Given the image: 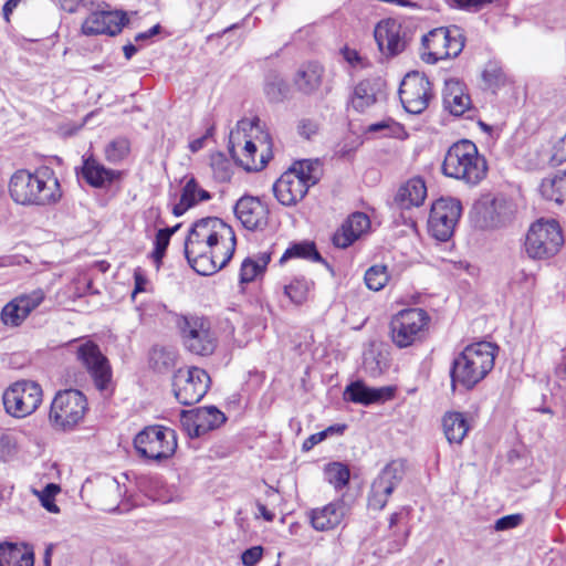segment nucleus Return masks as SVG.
<instances>
[{
    "label": "nucleus",
    "mask_w": 566,
    "mask_h": 566,
    "mask_svg": "<svg viewBox=\"0 0 566 566\" xmlns=\"http://www.w3.org/2000/svg\"><path fill=\"white\" fill-rule=\"evenodd\" d=\"M233 229L217 217L197 221L185 241L189 265L200 275H211L231 260L235 250Z\"/></svg>",
    "instance_id": "f257e3e1"
},
{
    "label": "nucleus",
    "mask_w": 566,
    "mask_h": 566,
    "mask_svg": "<svg viewBox=\"0 0 566 566\" xmlns=\"http://www.w3.org/2000/svg\"><path fill=\"white\" fill-rule=\"evenodd\" d=\"M9 193L15 203L22 206L54 205L62 197L59 179L46 166L34 172L27 169L15 171L9 182Z\"/></svg>",
    "instance_id": "f03ea898"
},
{
    "label": "nucleus",
    "mask_w": 566,
    "mask_h": 566,
    "mask_svg": "<svg viewBox=\"0 0 566 566\" xmlns=\"http://www.w3.org/2000/svg\"><path fill=\"white\" fill-rule=\"evenodd\" d=\"M497 346L490 342H478L468 345L457 357L451 368V388L458 385L473 389L493 369Z\"/></svg>",
    "instance_id": "7ed1b4c3"
},
{
    "label": "nucleus",
    "mask_w": 566,
    "mask_h": 566,
    "mask_svg": "<svg viewBox=\"0 0 566 566\" xmlns=\"http://www.w3.org/2000/svg\"><path fill=\"white\" fill-rule=\"evenodd\" d=\"M442 172L467 185L476 186L485 178L488 164L474 143L462 139L454 143L446 153Z\"/></svg>",
    "instance_id": "20e7f679"
},
{
    "label": "nucleus",
    "mask_w": 566,
    "mask_h": 566,
    "mask_svg": "<svg viewBox=\"0 0 566 566\" xmlns=\"http://www.w3.org/2000/svg\"><path fill=\"white\" fill-rule=\"evenodd\" d=\"M317 167L318 159L295 161L273 185L276 200L285 207L295 206L317 184Z\"/></svg>",
    "instance_id": "39448f33"
},
{
    "label": "nucleus",
    "mask_w": 566,
    "mask_h": 566,
    "mask_svg": "<svg viewBox=\"0 0 566 566\" xmlns=\"http://www.w3.org/2000/svg\"><path fill=\"white\" fill-rule=\"evenodd\" d=\"M176 325L188 352L198 356H210L214 353L218 337L209 318L193 314L179 315Z\"/></svg>",
    "instance_id": "423d86ee"
},
{
    "label": "nucleus",
    "mask_w": 566,
    "mask_h": 566,
    "mask_svg": "<svg viewBox=\"0 0 566 566\" xmlns=\"http://www.w3.org/2000/svg\"><path fill=\"white\" fill-rule=\"evenodd\" d=\"M87 409L86 397L80 390L59 391L51 403L49 420L54 429L71 431L84 419Z\"/></svg>",
    "instance_id": "0eeeda50"
},
{
    "label": "nucleus",
    "mask_w": 566,
    "mask_h": 566,
    "mask_svg": "<svg viewBox=\"0 0 566 566\" xmlns=\"http://www.w3.org/2000/svg\"><path fill=\"white\" fill-rule=\"evenodd\" d=\"M430 323L428 313L419 307L398 312L390 321V337L399 348L410 347L420 342Z\"/></svg>",
    "instance_id": "6e6552de"
},
{
    "label": "nucleus",
    "mask_w": 566,
    "mask_h": 566,
    "mask_svg": "<svg viewBox=\"0 0 566 566\" xmlns=\"http://www.w3.org/2000/svg\"><path fill=\"white\" fill-rule=\"evenodd\" d=\"M134 447L142 458L153 461L169 459L177 449L176 432L164 426H148L136 434Z\"/></svg>",
    "instance_id": "1a4fd4ad"
},
{
    "label": "nucleus",
    "mask_w": 566,
    "mask_h": 566,
    "mask_svg": "<svg viewBox=\"0 0 566 566\" xmlns=\"http://www.w3.org/2000/svg\"><path fill=\"white\" fill-rule=\"evenodd\" d=\"M563 243L564 237L556 220H538L528 229L525 251L532 259L544 260L554 256Z\"/></svg>",
    "instance_id": "9d476101"
},
{
    "label": "nucleus",
    "mask_w": 566,
    "mask_h": 566,
    "mask_svg": "<svg viewBox=\"0 0 566 566\" xmlns=\"http://www.w3.org/2000/svg\"><path fill=\"white\" fill-rule=\"evenodd\" d=\"M42 396V388L35 381H15L2 395L4 410L11 417L25 418L39 408Z\"/></svg>",
    "instance_id": "9b49d317"
},
{
    "label": "nucleus",
    "mask_w": 566,
    "mask_h": 566,
    "mask_svg": "<svg viewBox=\"0 0 566 566\" xmlns=\"http://www.w3.org/2000/svg\"><path fill=\"white\" fill-rule=\"evenodd\" d=\"M462 206L459 199L442 197L436 200L428 220L429 231L439 241H448L461 217Z\"/></svg>",
    "instance_id": "f8f14e48"
},
{
    "label": "nucleus",
    "mask_w": 566,
    "mask_h": 566,
    "mask_svg": "<svg viewBox=\"0 0 566 566\" xmlns=\"http://www.w3.org/2000/svg\"><path fill=\"white\" fill-rule=\"evenodd\" d=\"M209 384L210 377L206 370L198 367L180 368L174 375V394L181 405L190 406L203 398Z\"/></svg>",
    "instance_id": "ddd939ff"
},
{
    "label": "nucleus",
    "mask_w": 566,
    "mask_h": 566,
    "mask_svg": "<svg viewBox=\"0 0 566 566\" xmlns=\"http://www.w3.org/2000/svg\"><path fill=\"white\" fill-rule=\"evenodd\" d=\"M403 475L405 461L394 460L388 463L371 483L368 507L374 511H381L386 506L389 496L401 483Z\"/></svg>",
    "instance_id": "4468645a"
},
{
    "label": "nucleus",
    "mask_w": 566,
    "mask_h": 566,
    "mask_svg": "<svg viewBox=\"0 0 566 566\" xmlns=\"http://www.w3.org/2000/svg\"><path fill=\"white\" fill-rule=\"evenodd\" d=\"M431 83L424 74L408 73L399 87V98L410 114H421L432 98Z\"/></svg>",
    "instance_id": "2eb2a0df"
},
{
    "label": "nucleus",
    "mask_w": 566,
    "mask_h": 566,
    "mask_svg": "<svg viewBox=\"0 0 566 566\" xmlns=\"http://www.w3.org/2000/svg\"><path fill=\"white\" fill-rule=\"evenodd\" d=\"M76 358L91 375L95 387L101 391L107 390L112 380V369L98 345L92 340L78 344Z\"/></svg>",
    "instance_id": "dca6fc26"
},
{
    "label": "nucleus",
    "mask_w": 566,
    "mask_h": 566,
    "mask_svg": "<svg viewBox=\"0 0 566 566\" xmlns=\"http://www.w3.org/2000/svg\"><path fill=\"white\" fill-rule=\"evenodd\" d=\"M374 36L379 51L387 56L401 53L407 46V32L396 19H385L377 23Z\"/></svg>",
    "instance_id": "f3484780"
},
{
    "label": "nucleus",
    "mask_w": 566,
    "mask_h": 566,
    "mask_svg": "<svg viewBox=\"0 0 566 566\" xmlns=\"http://www.w3.org/2000/svg\"><path fill=\"white\" fill-rule=\"evenodd\" d=\"M127 22L128 19L123 11H95L82 23V32L88 36L99 34L114 36Z\"/></svg>",
    "instance_id": "a211bd4d"
},
{
    "label": "nucleus",
    "mask_w": 566,
    "mask_h": 566,
    "mask_svg": "<svg viewBox=\"0 0 566 566\" xmlns=\"http://www.w3.org/2000/svg\"><path fill=\"white\" fill-rule=\"evenodd\" d=\"M234 213L248 230H263L269 223V207L258 197L240 198L234 207Z\"/></svg>",
    "instance_id": "6ab92c4d"
},
{
    "label": "nucleus",
    "mask_w": 566,
    "mask_h": 566,
    "mask_svg": "<svg viewBox=\"0 0 566 566\" xmlns=\"http://www.w3.org/2000/svg\"><path fill=\"white\" fill-rule=\"evenodd\" d=\"M386 82L380 76L369 77L357 83L350 96V106L364 113L373 105L386 99Z\"/></svg>",
    "instance_id": "aec40b11"
},
{
    "label": "nucleus",
    "mask_w": 566,
    "mask_h": 566,
    "mask_svg": "<svg viewBox=\"0 0 566 566\" xmlns=\"http://www.w3.org/2000/svg\"><path fill=\"white\" fill-rule=\"evenodd\" d=\"M370 228V220L364 212H354L333 234L332 242L336 248L346 249L357 241Z\"/></svg>",
    "instance_id": "412c9836"
},
{
    "label": "nucleus",
    "mask_w": 566,
    "mask_h": 566,
    "mask_svg": "<svg viewBox=\"0 0 566 566\" xmlns=\"http://www.w3.org/2000/svg\"><path fill=\"white\" fill-rule=\"evenodd\" d=\"M394 396V389L390 387L370 388L361 381H354L348 385L344 391V398L355 403L365 406L386 401Z\"/></svg>",
    "instance_id": "4be33fe9"
},
{
    "label": "nucleus",
    "mask_w": 566,
    "mask_h": 566,
    "mask_svg": "<svg viewBox=\"0 0 566 566\" xmlns=\"http://www.w3.org/2000/svg\"><path fill=\"white\" fill-rule=\"evenodd\" d=\"M442 98L444 108L454 116L463 115L471 106L465 86L458 80L446 81Z\"/></svg>",
    "instance_id": "5701e85b"
},
{
    "label": "nucleus",
    "mask_w": 566,
    "mask_h": 566,
    "mask_svg": "<svg viewBox=\"0 0 566 566\" xmlns=\"http://www.w3.org/2000/svg\"><path fill=\"white\" fill-rule=\"evenodd\" d=\"M427 197V187L422 178L415 177L400 186L395 202L400 209H410L419 207Z\"/></svg>",
    "instance_id": "b1692460"
},
{
    "label": "nucleus",
    "mask_w": 566,
    "mask_h": 566,
    "mask_svg": "<svg viewBox=\"0 0 566 566\" xmlns=\"http://www.w3.org/2000/svg\"><path fill=\"white\" fill-rule=\"evenodd\" d=\"M33 551L23 544L0 543V566H33Z\"/></svg>",
    "instance_id": "393cba45"
},
{
    "label": "nucleus",
    "mask_w": 566,
    "mask_h": 566,
    "mask_svg": "<svg viewBox=\"0 0 566 566\" xmlns=\"http://www.w3.org/2000/svg\"><path fill=\"white\" fill-rule=\"evenodd\" d=\"M231 156L243 167L247 171L262 170L271 159V147L268 144L266 149L262 151L260 159L254 158L256 153V145L252 140H247L242 149L241 156H237L234 146L229 147Z\"/></svg>",
    "instance_id": "a878e982"
},
{
    "label": "nucleus",
    "mask_w": 566,
    "mask_h": 566,
    "mask_svg": "<svg viewBox=\"0 0 566 566\" xmlns=\"http://www.w3.org/2000/svg\"><path fill=\"white\" fill-rule=\"evenodd\" d=\"M82 176L92 187L102 188L112 184L116 177V172L112 169L105 168L93 156H90L84 159Z\"/></svg>",
    "instance_id": "bb28decb"
},
{
    "label": "nucleus",
    "mask_w": 566,
    "mask_h": 566,
    "mask_svg": "<svg viewBox=\"0 0 566 566\" xmlns=\"http://www.w3.org/2000/svg\"><path fill=\"white\" fill-rule=\"evenodd\" d=\"M539 193L547 201H553L556 205L564 203L566 201V170L544 178L539 185Z\"/></svg>",
    "instance_id": "cd10ccee"
},
{
    "label": "nucleus",
    "mask_w": 566,
    "mask_h": 566,
    "mask_svg": "<svg viewBox=\"0 0 566 566\" xmlns=\"http://www.w3.org/2000/svg\"><path fill=\"white\" fill-rule=\"evenodd\" d=\"M293 259H301L313 263L318 262V249L315 241L303 240L292 242L279 260L280 265Z\"/></svg>",
    "instance_id": "c85d7f7f"
},
{
    "label": "nucleus",
    "mask_w": 566,
    "mask_h": 566,
    "mask_svg": "<svg viewBox=\"0 0 566 566\" xmlns=\"http://www.w3.org/2000/svg\"><path fill=\"white\" fill-rule=\"evenodd\" d=\"M271 260L270 252H259L247 258L240 269V283H250L263 275Z\"/></svg>",
    "instance_id": "c756f323"
},
{
    "label": "nucleus",
    "mask_w": 566,
    "mask_h": 566,
    "mask_svg": "<svg viewBox=\"0 0 566 566\" xmlns=\"http://www.w3.org/2000/svg\"><path fill=\"white\" fill-rule=\"evenodd\" d=\"M443 431L450 443L460 444L469 431V423L461 412H449L442 420Z\"/></svg>",
    "instance_id": "7c9ffc66"
},
{
    "label": "nucleus",
    "mask_w": 566,
    "mask_h": 566,
    "mask_svg": "<svg viewBox=\"0 0 566 566\" xmlns=\"http://www.w3.org/2000/svg\"><path fill=\"white\" fill-rule=\"evenodd\" d=\"M323 475L326 483L340 491L348 484L350 472L345 463L331 462L324 467Z\"/></svg>",
    "instance_id": "2f4dec72"
},
{
    "label": "nucleus",
    "mask_w": 566,
    "mask_h": 566,
    "mask_svg": "<svg viewBox=\"0 0 566 566\" xmlns=\"http://www.w3.org/2000/svg\"><path fill=\"white\" fill-rule=\"evenodd\" d=\"M480 213L482 214L484 227L496 228L506 220L505 202L500 199H493L481 207Z\"/></svg>",
    "instance_id": "473e14b6"
},
{
    "label": "nucleus",
    "mask_w": 566,
    "mask_h": 566,
    "mask_svg": "<svg viewBox=\"0 0 566 566\" xmlns=\"http://www.w3.org/2000/svg\"><path fill=\"white\" fill-rule=\"evenodd\" d=\"M318 84V64L310 62L297 71L295 76V85L304 94H311L316 90Z\"/></svg>",
    "instance_id": "72a5a7b5"
},
{
    "label": "nucleus",
    "mask_w": 566,
    "mask_h": 566,
    "mask_svg": "<svg viewBox=\"0 0 566 566\" xmlns=\"http://www.w3.org/2000/svg\"><path fill=\"white\" fill-rule=\"evenodd\" d=\"M196 412L202 434L219 428L226 421L224 413L213 406L196 408Z\"/></svg>",
    "instance_id": "f704fd0d"
},
{
    "label": "nucleus",
    "mask_w": 566,
    "mask_h": 566,
    "mask_svg": "<svg viewBox=\"0 0 566 566\" xmlns=\"http://www.w3.org/2000/svg\"><path fill=\"white\" fill-rule=\"evenodd\" d=\"M449 32L446 28H437L430 31L427 35H423L422 43L429 50V62L436 63L441 59H438L436 53L443 52L447 49V38Z\"/></svg>",
    "instance_id": "c9c22d12"
},
{
    "label": "nucleus",
    "mask_w": 566,
    "mask_h": 566,
    "mask_svg": "<svg viewBox=\"0 0 566 566\" xmlns=\"http://www.w3.org/2000/svg\"><path fill=\"white\" fill-rule=\"evenodd\" d=\"M446 31L449 32L447 38V49L443 52L436 53L438 59H450L458 56L463 48L465 42V36L463 30L457 25L446 27Z\"/></svg>",
    "instance_id": "e433bc0d"
},
{
    "label": "nucleus",
    "mask_w": 566,
    "mask_h": 566,
    "mask_svg": "<svg viewBox=\"0 0 566 566\" xmlns=\"http://www.w3.org/2000/svg\"><path fill=\"white\" fill-rule=\"evenodd\" d=\"M345 515V504L338 500L321 510V531L333 530L340 524Z\"/></svg>",
    "instance_id": "4c0bfd02"
},
{
    "label": "nucleus",
    "mask_w": 566,
    "mask_h": 566,
    "mask_svg": "<svg viewBox=\"0 0 566 566\" xmlns=\"http://www.w3.org/2000/svg\"><path fill=\"white\" fill-rule=\"evenodd\" d=\"M289 91L284 80L275 73L269 74L264 85V93L270 102H281L285 98Z\"/></svg>",
    "instance_id": "58836bf2"
},
{
    "label": "nucleus",
    "mask_w": 566,
    "mask_h": 566,
    "mask_svg": "<svg viewBox=\"0 0 566 566\" xmlns=\"http://www.w3.org/2000/svg\"><path fill=\"white\" fill-rule=\"evenodd\" d=\"M176 354L172 350L155 347L150 352V366L158 373L170 370L175 366Z\"/></svg>",
    "instance_id": "ea45409f"
},
{
    "label": "nucleus",
    "mask_w": 566,
    "mask_h": 566,
    "mask_svg": "<svg viewBox=\"0 0 566 566\" xmlns=\"http://www.w3.org/2000/svg\"><path fill=\"white\" fill-rule=\"evenodd\" d=\"M181 198L191 207H195L201 201L211 199V195L201 188L197 180L191 177L188 179L182 188Z\"/></svg>",
    "instance_id": "a19ab883"
},
{
    "label": "nucleus",
    "mask_w": 566,
    "mask_h": 566,
    "mask_svg": "<svg viewBox=\"0 0 566 566\" xmlns=\"http://www.w3.org/2000/svg\"><path fill=\"white\" fill-rule=\"evenodd\" d=\"M367 287L371 291H380L385 287L389 280V274L386 265L376 264L370 266L364 276Z\"/></svg>",
    "instance_id": "79ce46f5"
},
{
    "label": "nucleus",
    "mask_w": 566,
    "mask_h": 566,
    "mask_svg": "<svg viewBox=\"0 0 566 566\" xmlns=\"http://www.w3.org/2000/svg\"><path fill=\"white\" fill-rule=\"evenodd\" d=\"M130 150V144L128 139L119 137L111 143H108L105 147V159L112 164H117L124 160Z\"/></svg>",
    "instance_id": "37998d69"
},
{
    "label": "nucleus",
    "mask_w": 566,
    "mask_h": 566,
    "mask_svg": "<svg viewBox=\"0 0 566 566\" xmlns=\"http://www.w3.org/2000/svg\"><path fill=\"white\" fill-rule=\"evenodd\" d=\"M19 450L18 439L14 434L0 432V462L6 463L14 460Z\"/></svg>",
    "instance_id": "c03bdc74"
},
{
    "label": "nucleus",
    "mask_w": 566,
    "mask_h": 566,
    "mask_svg": "<svg viewBox=\"0 0 566 566\" xmlns=\"http://www.w3.org/2000/svg\"><path fill=\"white\" fill-rule=\"evenodd\" d=\"M180 223L176 224L172 228H164L158 230L155 238V249L153 252V258L156 262H160L165 255L166 249L169 244L171 235L180 228Z\"/></svg>",
    "instance_id": "a18cd8bd"
},
{
    "label": "nucleus",
    "mask_w": 566,
    "mask_h": 566,
    "mask_svg": "<svg viewBox=\"0 0 566 566\" xmlns=\"http://www.w3.org/2000/svg\"><path fill=\"white\" fill-rule=\"evenodd\" d=\"M482 77L489 87L495 88L505 83V74L503 69L495 61H490L485 64Z\"/></svg>",
    "instance_id": "49530a36"
},
{
    "label": "nucleus",
    "mask_w": 566,
    "mask_h": 566,
    "mask_svg": "<svg viewBox=\"0 0 566 566\" xmlns=\"http://www.w3.org/2000/svg\"><path fill=\"white\" fill-rule=\"evenodd\" d=\"M211 169L213 178L219 182H226L231 179V165L222 154L211 156Z\"/></svg>",
    "instance_id": "de8ad7c7"
},
{
    "label": "nucleus",
    "mask_w": 566,
    "mask_h": 566,
    "mask_svg": "<svg viewBox=\"0 0 566 566\" xmlns=\"http://www.w3.org/2000/svg\"><path fill=\"white\" fill-rule=\"evenodd\" d=\"M308 292V283L301 279L284 286V294L295 304H302L307 298Z\"/></svg>",
    "instance_id": "09e8293b"
},
{
    "label": "nucleus",
    "mask_w": 566,
    "mask_h": 566,
    "mask_svg": "<svg viewBox=\"0 0 566 566\" xmlns=\"http://www.w3.org/2000/svg\"><path fill=\"white\" fill-rule=\"evenodd\" d=\"M402 130V126L392 118H386L378 123L370 124L367 128V132L378 133L382 137H398Z\"/></svg>",
    "instance_id": "8fccbe9b"
},
{
    "label": "nucleus",
    "mask_w": 566,
    "mask_h": 566,
    "mask_svg": "<svg viewBox=\"0 0 566 566\" xmlns=\"http://www.w3.org/2000/svg\"><path fill=\"white\" fill-rule=\"evenodd\" d=\"M44 297H45V294H44L43 290L38 289V290L32 291L29 294L20 295L18 297H15L14 300L21 307V310H22L21 313L25 314L28 317L29 314L43 302Z\"/></svg>",
    "instance_id": "3c124183"
},
{
    "label": "nucleus",
    "mask_w": 566,
    "mask_h": 566,
    "mask_svg": "<svg viewBox=\"0 0 566 566\" xmlns=\"http://www.w3.org/2000/svg\"><path fill=\"white\" fill-rule=\"evenodd\" d=\"M21 307L13 298L9 302L1 312V319L7 326H19L27 318L25 314L21 313Z\"/></svg>",
    "instance_id": "603ef678"
},
{
    "label": "nucleus",
    "mask_w": 566,
    "mask_h": 566,
    "mask_svg": "<svg viewBox=\"0 0 566 566\" xmlns=\"http://www.w3.org/2000/svg\"><path fill=\"white\" fill-rule=\"evenodd\" d=\"M180 423L190 438H198L202 436L199 421H197L196 409L181 411Z\"/></svg>",
    "instance_id": "864d4df0"
},
{
    "label": "nucleus",
    "mask_w": 566,
    "mask_h": 566,
    "mask_svg": "<svg viewBox=\"0 0 566 566\" xmlns=\"http://www.w3.org/2000/svg\"><path fill=\"white\" fill-rule=\"evenodd\" d=\"M59 492H60V486L54 483H50L40 493L41 504L50 513H59L60 512L59 506L54 502V496Z\"/></svg>",
    "instance_id": "5fc2aeb1"
},
{
    "label": "nucleus",
    "mask_w": 566,
    "mask_h": 566,
    "mask_svg": "<svg viewBox=\"0 0 566 566\" xmlns=\"http://www.w3.org/2000/svg\"><path fill=\"white\" fill-rule=\"evenodd\" d=\"M263 556L262 546H253L245 549L241 555V560L244 566H255Z\"/></svg>",
    "instance_id": "6e6d98bb"
},
{
    "label": "nucleus",
    "mask_w": 566,
    "mask_h": 566,
    "mask_svg": "<svg viewBox=\"0 0 566 566\" xmlns=\"http://www.w3.org/2000/svg\"><path fill=\"white\" fill-rule=\"evenodd\" d=\"M409 536V531L406 530L402 533H397L396 531L392 534V538L388 541L387 545V553L392 554L400 552L401 548L407 544Z\"/></svg>",
    "instance_id": "4d7b16f0"
},
{
    "label": "nucleus",
    "mask_w": 566,
    "mask_h": 566,
    "mask_svg": "<svg viewBox=\"0 0 566 566\" xmlns=\"http://www.w3.org/2000/svg\"><path fill=\"white\" fill-rule=\"evenodd\" d=\"M222 4L223 0H200L199 9L205 18L210 19L220 10Z\"/></svg>",
    "instance_id": "13d9d810"
},
{
    "label": "nucleus",
    "mask_w": 566,
    "mask_h": 566,
    "mask_svg": "<svg viewBox=\"0 0 566 566\" xmlns=\"http://www.w3.org/2000/svg\"><path fill=\"white\" fill-rule=\"evenodd\" d=\"M522 522L520 514L505 515L495 522L494 528L496 531H506L516 527Z\"/></svg>",
    "instance_id": "bf43d9fd"
},
{
    "label": "nucleus",
    "mask_w": 566,
    "mask_h": 566,
    "mask_svg": "<svg viewBox=\"0 0 566 566\" xmlns=\"http://www.w3.org/2000/svg\"><path fill=\"white\" fill-rule=\"evenodd\" d=\"M105 489L107 492L116 494V501L123 497L126 493V489L122 488L118 480L115 478H109L105 481Z\"/></svg>",
    "instance_id": "052dcab7"
},
{
    "label": "nucleus",
    "mask_w": 566,
    "mask_h": 566,
    "mask_svg": "<svg viewBox=\"0 0 566 566\" xmlns=\"http://www.w3.org/2000/svg\"><path fill=\"white\" fill-rule=\"evenodd\" d=\"M343 56L352 66H365L363 57L356 50L345 48L343 50Z\"/></svg>",
    "instance_id": "680f3d73"
},
{
    "label": "nucleus",
    "mask_w": 566,
    "mask_h": 566,
    "mask_svg": "<svg viewBox=\"0 0 566 566\" xmlns=\"http://www.w3.org/2000/svg\"><path fill=\"white\" fill-rule=\"evenodd\" d=\"M347 428L344 423H335L329 427H327L324 430H321V441L325 440L329 437H339L344 433L345 429Z\"/></svg>",
    "instance_id": "e2e57ef3"
},
{
    "label": "nucleus",
    "mask_w": 566,
    "mask_h": 566,
    "mask_svg": "<svg viewBox=\"0 0 566 566\" xmlns=\"http://www.w3.org/2000/svg\"><path fill=\"white\" fill-rule=\"evenodd\" d=\"M493 0H453V2L461 9L479 10L483 6L491 3Z\"/></svg>",
    "instance_id": "0e129e2a"
},
{
    "label": "nucleus",
    "mask_w": 566,
    "mask_h": 566,
    "mask_svg": "<svg viewBox=\"0 0 566 566\" xmlns=\"http://www.w3.org/2000/svg\"><path fill=\"white\" fill-rule=\"evenodd\" d=\"M300 134L310 139L316 133V125L310 122L303 120L298 126Z\"/></svg>",
    "instance_id": "69168bd1"
},
{
    "label": "nucleus",
    "mask_w": 566,
    "mask_h": 566,
    "mask_svg": "<svg viewBox=\"0 0 566 566\" xmlns=\"http://www.w3.org/2000/svg\"><path fill=\"white\" fill-rule=\"evenodd\" d=\"M514 281L515 282H520V283H525L527 287H531L533 286L534 284V277L532 274L530 273H526L524 270H520L515 276H514Z\"/></svg>",
    "instance_id": "338daca9"
},
{
    "label": "nucleus",
    "mask_w": 566,
    "mask_h": 566,
    "mask_svg": "<svg viewBox=\"0 0 566 566\" xmlns=\"http://www.w3.org/2000/svg\"><path fill=\"white\" fill-rule=\"evenodd\" d=\"M256 509L259 512V515L256 517L262 516L265 521L272 522L275 517L274 513L269 511L266 509V505L261 503L260 501L256 502Z\"/></svg>",
    "instance_id": "774afa93"
}]
</instances>
